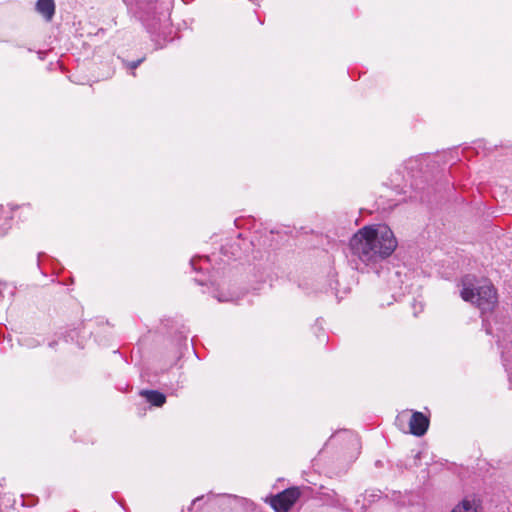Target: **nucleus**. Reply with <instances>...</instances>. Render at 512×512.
Returning a JSON list of instances; mask_svg holds the SVG:
<instances>
[{"label":"nucleus","mask_w":512,"mask_h":512,"mask_svg":"<svg viewBox=\"0 0 512 512\" xmlns=\"http://www.w3.org/2000/svg\"><path fill=\"white\" fill-rule=\"evenodd\" d=\"M397 467L400 469V470H403V469H407L408 467L403 463V462H399L397 463Z\"/></svg>","instance_id":"obj_18"},{"label":"nucleus","mask_w":512,"mask_h":512,"mask_svg":"<svg viewBox=\"0 0 512 512\" xmlns=\"http://www.w3.org/2000/svg\"><path fill=\"white\" fill-rule=\"evenodd\" d=\"M461 298L466 302L476 304L482 313L491 312L498 303L497 291L492 284L477 285L474 275H464L461 278Z\"/></svg>","instance_id":"obj_2"},{"label":"nucleus","mask_w":512,"mask_h":512,"mask_svg":"<svg viewBox=\"0 0 512 512\" xmlns=\"http://www.w3.org/2000/svg\"><path fill=\"white\" fill-rule=\"evenodd\" d=\"M429 427V418L422 412L414 411L409 419V432L417 437L423 436Z\"/></svg>","instance_id":"obj_6"},{"label":"nucleus","mask_w":512,"mask_h":512,"mask_svg":"<svg viewBox=\"0 0 512 512\" xmlns=\"http://www.w3.org/2000/svg\"><path fill=\"white\" fill-rule=\"evenodd\" d=\"M222 253L227 256L228 255V248L227 247H222L221 249Z\"/></svg>","instance_id":"obj_20"},{"label":"nucleus","mask_w":512,"mask_h":512,"mask_svg":"<svg viewBox=\"0 0 512 512\" xmlns=\"http://www.w3.org/2000/svg\"><path fill=\"white\" fill-rule=\"evenodd\" d=\"M397 245L393 231L384 224L364 226L349 241L352 255L371 267L391 256Z\"/></svg>","instance_id":"obj_1"},{"label":"nucleus","mask_w":512,"mask_h":512,"mask_svg":"<svg viewBox=\"0 0 512 512\" xmlns=\"http://www.w3.org/2000/svg\"><path fill=\"white\" fill-rule=\"evenodd\" d=\"M139 395L155 407H162L166 403V395L158 390H140Z\"/></svg>","instance_id":"obj_7"},{"label":"nucleus","mask_w":512,"mask_h":512,"mask_svg":"<svg viewBox=\"0 0 512 512\" xmlns=\"http://www.w3.org/2000/svg\"><path fill=\"white\" fill-rule=\"evenodd\" d=\"M506 342L507 339L505 337H502L501 339L500 336H498L497 343L499 348L501 349L503 366L505 367L506 371H510L512 370V350L510 347L507 346ZM509 342L511 343L512 347V339L509 340Z\"/></svg>","instance_id":"obj_9"},{"label":"nucleus","mask_w":512,"mask_h":512,"mask_svg":"<svg viewBox=\"0 0 512 512\" xmlns=\"http://www.w3.org/2000/svg\"><path fill=\"white\" fill-rule=\"evenodd\" d=\"M144 25L155 42L160 44L161 40L164 43L169 41L168 36L171 34V25L165 14H153L152 17H147L144 20Z\"/></svg>","instance_id":"obj_3"},{"label":"nucleus","mask_w":512,"mask_h":512,"mask_svg":"<svg viewBox=\"0 0 512 512\" xmlns=\"http://www.w3.org/2000/svg\"><path fill=\"white\" fill-rule=\"evenodd\" d=\"M300 496L301 492L298 487H290L275 495H270L266 502L270 504L275 512H288Z\"/></svg>","instance_id":"obj_4"},{"label":"nucleus","mask_w":512,"mask_h":512,"mask_svg":"<svg viewBox=\"0 0 512 512\" xmlns=\"http://www.w3.org/2000/svg\"><path fill=\"white\" fill-rule=\"evenodd\" d=\"M56 344H57V342H56V341H52V342H50V343H49V346H50L51 348H53V347H55V345H56Z\"/></svg>","instance_id":"obj_21"},{"label":"nucleus","mask_w":512,"mask_h":512,"mask_svg":"<svg viewBox=\"0 0 512 512\" xmlns=\"http://www.w3.org/2000/svg\"><path fill=\"white\" fill-rule=\"evenodd\" d=\"M35 9L46 21H51L55 15V2L54 0H37Z\"/></svg>","instance_id":"obj_8"},{"label":"nucleus","mask_w":512,"mask_h":512,"mask_svg":"<svg viewBox=\"0 0 512 512\" xmlns=\"http://www.w3.org/2000/svg\"><path fill=\"white\" fill-rule=\"evenodd\" d=\"M363 496H364L365 501L368 502V505H371L372 503L381 499L382 492L380 490L365 491Z\"/></svg>","instance_id":"obj_15"},{"label":"nucleus","mask_w":512,"mask_h":512,"mask_svg":"<svg viewBox=\"0 0 512 512\" xmlns=\"http://www.w3.org/2000/svg\"><path fill=\"white\" fill-rule=\"evenodd\" d=\"M127 6H136L139 10H145L146 6H150L155 0H123Z\"/></svg>","instance_id":"obj_14"},{"label":"nucleus","mask_w":512,"mask_h":512,"mask_svg":"<svg viewBox=\"0 0 512 512\" xmlns=\"http://www.w3.org/2000/svg\"><path fill=\"white\" fill-rule=\"evenodd\" d=\"M375 464H376V466H381V461H380V460H378V461H376V463H375Z\"/></svg>","instance_id":"obj_25"},{"label":"nucleus","mask_w":512,"mask_h":512,"mask_svg":"<svg viewBox=\"0 0 512 512\" xmlns=\"http://www.w3.org/2000/svg\"><path fill=\"white\" fill-rule=\"evenodd\" d=\"M203 498H204V496L196 497V498L192 501V506H193V505H195L197 502L201 501Z\"/></svg>","instance_id":"obj_19"},{"label":"nucleus","mask_w":512,"mask_h":512,"mask_svg":"<svg viewBox=\"0 0 512 512\" xmlns=\"http://www.w3.org/2000/svg\"><path fill=\"white\" fill-rule=\"evenodd\" d=\"M144 60H145V57H142V58H139L134 61L122 60V63L126 69H130V70L134 71L136 68H138L143 63ZM132 75L135 76V72H132Z\"/></svg>","instance_id":"obj_16"},{"label":"nucleus","mask_w":512,"mask_h":512,"mask_svg":"<svg viewBox=\"0 0 512 512\" xmlns=\"http://www.w3.org/2000/svg\"><path fill=\"white\" fill-rule=\"evenodd\" d=\"M479 507V501L465 497L450 512H478Z\"/></svg>","instance_id":"obj_11"},{"label":"nucleus","mask_w":512,"mask_h":512,"mask_svg":"<svg viewBox=\"0 0 512 512\" xmlns=\"http://www.w3.org/2000/svg\"><path fill=\"white\" fill-rule=\"evenodd\" d=\"M38 54H39L40 59H43V56H42L43 53L41 51H38Z\"/></svg>","instance_id":"obj_24"},{"label":"nucleus","mask_w":512,"mask_h":512,"mask_svg":"<svg viewBox=\"0 0 512 512\" xmlns=\"http://www.w3.org/2000/svg\"><path fill=\"white\" fill-rule=\"evenodd\" d=\"M19 206H9L5 209L4 206H0V235L6 234L8 229L11 227V220L13 219L12 212Z\"/></svg>","instance_id":"obj_10"},{"label":"nucleus","mask_w":512,"mask_h":512,"mask_svg":"<svg viewBox=\"0 0 512 512\" xmlns=\"http://www.w3.org/2000/svg\"><path fill=\"white\" fill-rule=\"evenodd\" d=\"M21 207H27L28 209H31V205L28 203V204H23Z\"/></svg>","instance_id":"obj_23"},{"label":"nucleus","mask_w":512,"mask_h":512,"mask_svg":"<svg viewBox=\"0 0 512 512\" xmlns=\"http://www.w3.org/2000/svg\"><path fill=\"white\" fill-rule=\"evenodd\" d=\"M192 269L197 273H207V277L195 278V281L199 285H206L208 282L214 284L216 280V274L219 273V269L212 267L211 259L209 256H197L190 260Z\"/></svg>","instance_id":"obj_5"},{"label":"nucleus","mask_w":512,"mask_h":512,"mask_svg":"<svg viewBox=\"0 0 512 512\" xmlns=\"http://www.w3.org/2000/svg\"><path fill=\"white\" fill-rule=\"evenodd\" d=\"M323 499L333 507L344 509V503L346 502V499L339 496L338 493L333 489L323 493Z\"/></svg>","instance_id":"obj_12"},{"label":"nucleus","mask_w":512,"mask_h":512,"mask_svg":"<svg viewBox=\"0 0 512 512\" xmlns=\"http://www.w3.org/2000/svg\"><path fill=\"white\" fill-rule=\"evenodd\" d=\"M213 297L216 298L219 302H233L238 303L240 296L239 294H236L235 292L231 291H223L220 289H216L214 291Z\"/></svg>","instance_id":"obj_13"},{"label":"nucleus","mask_w":512,"mask_h":512,"mask_svg":"<svg viewBox=\"0 0 512 512\" xmlns=\"http://www.w3.org/2000/svg\"><path fill=\"white\" fill-rule=\"evenodd\" d=\"M330 288H331L332 290L337 291V287H336V286H333L332 282L330 283Z\"/></svg>","instance_id":"obj_22"},{"label":"nucleus","mask_w":512,"mask_h":512,"mask_svg":"<svg viewBox=\"0 0 512 512\" xmlns=\"http://www.w3.org/2000/svg\"><path fill=\"white\" fill-rule=\"evenodd\" d=\"M420 459H421V452H418V453H416V454H415V456H414V460H415L414 465H415V466H417V465H418L417 461H418V460H420Z\"/></svg>","instance_id":"obj_17"}]
</instances>
